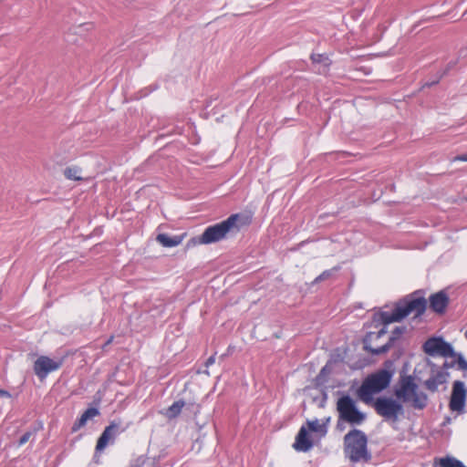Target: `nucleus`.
I'll list each match as a JSON object with an SVG mask.
<instances>
[{
  "label": "nucleus",
  "mask_w": 467,
  "mask_h": 467,
  "mask_svg": "<svg viewBox=\"0 0 467 467\" xmlns=\"http://www.w3.org/2000/svg\"><path fill=\"white\" fill-rule=\"evenodd\" d=\"M427 307V301L422 290H417L397 301L391 311H381L375 316V320L383 325L393 322H400L409 315L412 314L419 317L424 314Z\"/></svg>",
  "instance_id": "obj_1"
},
{
  "label": "nucleus",
  "mask_w": 467,
  "mask_h": 467,
  "mask_svg": "<svg viewBox=\"0 0 467 467\" xmlns=\"http://www.w3.org/2000/svg\"><path fill=\"white\" fill-rule=\"evenodd\" d=\"M251 223V216L243 213H234L226 220L208 226L198 240L192 238L187 243V247L190 248L196 244H209L219 242L225 238L227 234H237L244 227L250 225Z\"/></svg>",
  "instance_id": "obj_2"
},
{
  "label": "nucleus",
  "mask_w": 467,
  "mask_h": 467,
  "mask_svg": "<svg viewBox=\"0 0 467 467\" xmlns=\"http://www.w3.org/2000/svg\"><path fill=\"white\" fill-rule=\"evenodd\" d=\"M394 396L404 404H409L417 410H423L429 404L428 395L420 390L412 375L400 376L394 388Z\"/></svg>",
  "instance_id": "obj_3"
},
{
  "label": "nucleus",
  "mask_w": 467,
  "mask_h": 467,
  "mask_svg": "<svg viewBox=\"0 0 467 467\" xmlns=\"http://www.w3.org/2000/svg\"><path fill=\"white\" fill-rule=\"evenodd\" d=\"M344 453L353 463L368 462L371 453L368 449V437L364 431L353 429L344 437Z\"/></svg>",
  "instance_id": "obj_4"
},
{
  "label": "nucleus",
  "mask_w": 467,
  "mask_h": 467,
  "mask_svg": "<svg viewBox=\"0 0 467 467\" xmlns=\"http://www.w3.org/2000/svg\"><path fill=\"white\" fill-rule=\"evenodd\" d=\"M391 378L392 373L387 369H379L369 375L359 387L358 397L364 403L370 404L373 401V394L385 389L389 385Z\"/></svg>",
  "instance_id": "obj_5"
},
{
  "label": "nucleus",
  "mask_w": 467,
  "mask_h": 467,
  "mask_svg": "<svg viewBox=\"0 0 467 467\" xmlns=\"http://www.w3.org/2000/svg\"><path fill=\"white\" fill-rule=\"evenodd\" d=\"M368 405L374 409L379 416L382 417L386 421L392 423L397 422L405 412L403 402L397 398L381 396L373 399V401Z\"/></svg>",
  "instance_id": "obj_6"
},
{
  "label": "nucleus",
  "mask_w": 467,
  "mask_h": 467,
  "mask_svg": "<svg viewBox=\"0 0 467 467\" xmlns=\"http://www.w3.org/2000/svg\"><path fill=\"white\" fill-rule=\"evenodd\" d=\"M337 410L339 420L351 425H360L366 420L365 413L358 409L356 402L349 395H344L337 400Z\"/></svg>",
  "instance_id": "obj_7"
},
{
  "label": "nucleus",
  "mask_w": 467,
  "mask_h": 467,
  "mask_svg": "<svg viewBox=\"0 0 467 467\" xmlns=\"http://www.w3.org/2000/svg\"><path fill=\"white\" fill-rule=\"evenodd\" d=\"M422 348L427 355L431 357L441 356L448 358L454 357L456 355L452 346L441 337H432L428 338L424 342Z\"/></svg>",
  "instance_id": "obj_8"
},
{
  "label": "nucleus",
  "mask_w": 467,
  "mask_h": 467,
  "mask_svg": "<svg viewBox=\"0 0 467 467\" xmlns=\"http://www.w3.org/2000/svg\"><path fill=\"white\" fill-rule=\"evenodd\" d=\"M406 327H396L394 330L391 332V335L388 342L377 348H374L368 345V339L373 335V333H368L363 339L364 349L368 352H370L373 355H380L386 353L393 347L394 342L401 337V335L406 331Z\"/></svg>",
  "instance_id": "obj_9"
},
{
  "label": "nucleus",
  "mask_w": 467,
  "mask_h": 467,
  "mask_svg": "<svg viewBox=\"0 0 467 467\" xmlns=\"http://www.w3.org/2000/svg\"><path fill=\"white\" fill-rule=\"evenodd\" d=\"M467 389L461 380H456L452 384V391L449 403L450 410L452 411H463L466 400Z\"/></svg>",
  "instance_id": "obj_10"
},
{
  "label": "nucleus",
  "mask_w": 467,
  "mask_h": 467,
  "mask_svg": "<svg viewBox=\"0 0 467 467\" xmlns=\"http://www.w3.org/2000/svg\"><path fill=\"white\" fill-rule=\"evenodd\" d=\"M57 368L58 363L47 356H40L34 363V372L40 379H44L48 373L57 370Z\"/></svg>",
  "instance_id": "obj_11"
},
{
  "label": "nucleus",
  "mask_w": 467,
  "mask_h": 467,
  "mask_svg": "<svg viewBox=\"0 0 467 467\" xmlns=\"http://www.w3.org/2000/svg\"><path fill=\"white\" fill-rule=\"evenodd\" d=\"M449 373L446 370L432 369L430 378L424 381V386L428 390L436 392L439 386L444 384L447 381Z\"/></svg>",
  "instance_id": "obj_12"
},
{
  "label": "nucleus",
  "mask_w": 467,
  "mask_h": 467,
  "mask_svg": "<svg viewBox=\"0 0 467 467\" xmlns=\"http://www.w3.org/2000/svg\"><path fill=\"white\" fill-rule=\"evenodd\" d=\"M430 307L438 314H443L449 304V297L444 291L437 292L430 296Z\"/></svg>",
  "instance_id": "obj_13"
},
{
  "label": "nucleus",
  "mask_w": 467,
  "mask_h": 467,
  "mask_svg": "<svg viewBox=\"0 0 467 467\" xmlns=\"http://www.w3.org/2000/svg\"><path fill=\"white\" fill-rule=\"evenodd\" d=\"M294 448L298 451H308L313 447V441L308 435V430L306 426H301L296 437Z\"/></svg>",
  "instance_id": "obj_14"
},
{
  "label": "nucleus",
  "mask_w": 467,
  "mask_h": 467,
  "mask_svg": "<svg viewBox=\"0 0 467 467\" xmlns=\"http://www.w3.org/2000/svg\"><path fill=\"white\" fill-rule=\"evenodd\" d=\"M186 234L170 236L166 234H159L156 240L164 247H175L182 244Z\"/></svg>",
  "instance_id": "obj_15"
},
{
  "label": "nucleus",
  "mask_w": 467,
  "mask_h": 467,
  "mask_svg": "<svg viewBox=\"0 0 467 467\" xmlns=\"http://www.w3.org/2000/svg\"><path fill=\"white\" fill-rule=\"evenodd\" d=\"M99 415V410L97 408H88L87 409L82 415L78 419V420L74 423L72 427L73 431H77L81 427H83L87 421L96 416Z\"/></svg>",
  "instance_id": "obj_16"
},
{
  "label": "nucleus",
  "mask_w": 467,
  "mask_h": 467,
  "mask_svg": "<svg viewBox=\"0 0 467 467\" xmlns=\"http://www.w3.org/2000/svg\"><path fill=\"white\" fill-rule=\"evenodd\" d=\"M331 367L329 364H326L319 371V373L314 379V385L316 388H324L327 383L328 376L331 373Z\"/></svg>",
  "instance_id": "obj_17"
},
{
  "label": "nucleus",
  "mask_w": 467,
  "mask_h": 467,
  "mask_svg": "<svg viewBox=\"0 0 467 467\" xmlns=\"http://www.w3.org/2000/svg\"><path fill=\"white\" fill-rule=\"evenodd\" d=\"M185 406V402L183 400H176L174 401L171 406H169L165 412H164V415L169 419V420H172V419H175L177 418L181 412H182V408Z\"/></svg>",
  "instance_id": "obj_18"
},
{
  "label": "nucleus",
  "mask_w": 467,
  "mask_h": 467,
  "mask_svg": "<svg viewBox=\"0 0 467 467\" xmlns=\"http://www.w3.org/2000/svg\"><path fill=\"white\" fill-rule=\"evenodd\" d=\"M440 467H466L460 460L446 456L439 459Z\"/></svg>",
  "instance_id": "obj_19"
},
{
  "label": "nucleus",
  "mask_w": 467,
  "mask_h": 467,
  "mask_svg": "<svg viewBox=\"0 0 467 467\" xmlns=\"http://www.w3.org/2000/svg\"><path fill=\"white\" fill-rule=\"evenodd\" d=\"M306 424H307V430L314 431V432H317V433L321 434L322 436H324L327 431L326 423L320 424L318 420H307Z\"/></svg>",
  "instance_id": "obj_20"
},
{
  "label": "nucleus",
  "mask_w": 467,
  "mask_h": 467,
  "mask_svg": "<svg viewBox=\"0 0 467 467\" xmlns=\"http://www.w3.org/2000/svg\"><path fill=\"white\" fill-rule=\"evenodd\" d=\"M64 175L68 180H73V181H82L83 180V178L81 176V169L77 166L67 168L64 171Z\"/></svg>",
  "instance_id": "obj_21"
},
{
  "label": "nucleus",
  "mask_w": 467,
  "mask_h": 467,
  "mask_svg": "<svg viewBox=\"0 0 467 467\" xmlns=\"http://www.w3.org/2000/svg\"><path fill=\"white\" fill-rule=\"evenodd\" d=\"M339 270V267L338 266H336V267H333L331 269H328V270H325L324 272H322L318 276H317L315 278V280L313 281V284H317L319 282H322L324 280H327L328 278H330L331 276L334 275V274L336 272H337Z\"/></svg>",
  "instance_id": "obj_22"
},
{
  "label": "nucleus",
  "mask_w": 467,
  "mask_h": 467,
  "mask_svg": "<svg viewBox=\"0 0 467 467\" xmlns=\"http://www.w3.org/2000/svg\"><path fill=\"white\" fill-rule=\"evenodd\" d=\"M110 440L111 439L109 437H108V431H103L97 441L96 451H103L107 447V445Z\"/></svg>",
  "instance_id": "obj_23"
},
{
  "label": "nucleus",
  "mask_w": 467,
  "mask_h": 467,
  "mask_svg": "<svg viewBox=\"0 0 467 467\" xmlns=\"http://www.w3.org/2000/svg\"><path fill=\"white\" fill-rule=\"evenodd\" d=\"M119 425L120 424L116 421L110 422V424L104 429V431H108V437L113 440L119 432Z\"/></svg>",
  "instance_id": "obj_24"
},
{
  "label": "nucleus",
  "mask_w": 467,
  "mask_h": 467,
  "mask_svg": "<svg viewBox=\"0 0 467 467\" xmlns=\"http://www.w3.org/2000/svg\"><path fill=\"white\" fill-rule=\"evenodd\" d=\"M453 358H455V360H453V362H455V364L458 365L459 369L463 371L467 370V361L465 360L462 354L456 353V355Z\"/></svg>",
  "instance_id": "obj_25"
},
{
  "label": "nucleus",
  "mask_w": 467,
  "mask_h": 467,
  "mask_svg": "<svg viewBox=\"0 0 467 467\" xmlns=\"http://www.w3.org/2000/svg\"><path fill=\"white\" fill-rule=\"evenodd\" d=\"M94 28V26L92 23H85L82 25H79L77 28L75 33L77 35L84 36V31H89Z\"/></svg>",
  "instance_id": "obj_26"
},
{
  "label": "nucleus",
  "mask_w": 467,
  "mask_h": 467,
  "mask_svg": "<svg viewBox=\"0 0 467 467\" xmlns=\"http://www.w3.org/2000/svg\"><path fill=\"white\" fill-rule=\"evenodd\" d=\"M35 434V431H26L19 439L18 445L22 446L26 444L27 441L31 440L33 435Z\"/></svg>",
  "instance_id": "obj_27"
},
{
  "label": "nucleus",
  "mask_w": 467,
  "mask_h": 467,
  "mask_svg": "<svg viewBox=\"0 0 467 467\" xmlns=\"http://www.w3.org/2000/svg\"><path fill=\"white\" fill-rule=\"evenodd\" d=\"M311 60L313 63H324L328 60V58L324 54H312Z\"/></svg>",
  "instance_id": "obj_28"
},
{
  "label": "nucleus",
  "mask_w": 467,
  "mask_h": 467,
  "mask_svg": "<svg viewBox=\"0 0 467 467\" xmlns=\"http://www.w3.org/2000/svg\"><path fill=\"white\" fill-rule=\"evenodd\" d=\"M373 335L369 337L368 339V345L370 346V341L373 339V337L375 338H379L381 337L383 335H385L387 333V330H386V327H382L379 331H378L377 333L375 332H372Z\"/></svg>",
  "instance_id": "obj_29"
},
{
  "label": "nucleus",
  "mask_w": 467,
  "mask_h": 467,
  "mask_svg": "<svg viewBox=\"0 0 467 467\" xmlns=\"http://www.w3.org/2000/svg\"><path fill=\"white\" fill-rule=\"evenodd\" d=\"M453 161H467V153L455 156Z\"/></svg>",
  "instance_id": "obj_30"
},
{
  "label": "nucleus",
  "mask_w": 467,
  "mask_h": 467,
  "mask_svg": "<svg viewBox=\"0 0 467 467\" xmlns=\"http://www.w3.org/2000/svg\"><path fill=\"white\" fill-rule=\"evenodd\" d=\"M214 362H215V356L213 355V356H211L210 358H207V360L205 361V366L206 367H210L213 364H214Z\"/></svg>",
  "instance_id": "obj_31"
},
{
  "label": "nucleus",
  "mask_w": 467,
  "mask_h": 467,
  "mask_svg": "<svg viewBox=\"0 0 467 467\" xmlns=\"http://www.w3.org/2000/svg\"><path fill=\"white\" fill-rule=\"evenodd\" d=\"M327 400V394L325 389L322 390V401L320 403L321 407H324Z\"/></svg>",
  "instance_id": "obj_32"
},
{
  "label": "nucleus",
  "mask_w": 467,
  "mask_h": 467,
  "mask_svg": "<svg viewBox=\"0 0 467 467\" xmlns=\"http://www.w3.org/2000/svg\"><path fill=\"white\" fill-rule=\"evenodd\" d=\"M454 366H455V362H453V361H451V362L445 361V362L443 363V367H442V368H441V369L445 370V369H447V368H452V367H454Z\"/></svg>",
  "instance_id": "obj_33"
},
{
  "label": "nucleus",
  "mask_w": 467,
  "mask_h": 467,
  "mask_svg": "<svg viewBox=\"0 0 467 467\" xmlns=\"http://www.w3.org/2000/svg\"><path fill=\"white\" fill-rule=\"evenodd\" d=\"M0 397L10 398L11 395L7 390L0 389Z\"/></svg>",
  "instance_id": "obj_34"
},
{
  "label": "nucleus",
  "mask_w": 467,
  "mask_h": 467,
  "mask_svg": "<svg viewBox=\"0 0 467 467\" xmlns=\"http://www.w3.org/2000/svg\"><path fill=\"white\" fill-rule=\"evenodd\" d=\"M342 420H337V429L339 430V431H343L345 429V426L344 424L341 422Z\"/></svg>",
  "instance_id": "obj_35"
},
{
  "label": "nucleus",
  "mask_w": 467,
  "mask_h": 467,
  "mask_svg": "<svg viewBox=\"0 0 467 467\" xmlns=\"http://www.w3.org/2000/svg\"><path fill=\"white\" fill-rule=\"evenodd\" d=\"M436 82H431V83H426V86H431L433 84H435Z\"/></svg>",
  "instance_id": "obj_36"
},
{
  "label": "nucleus",
  "mask_w": 467,
  "mask_h": 467,
  "mask_svg": "<svg viewBox=\"0 0 467 467\" xmlns=\"http://www.w3.org/2000/svg\"><path fill=\"white\" fill-rule=\"evenodd\" d=\"M465 337L467 338V331L465 332Z\"/></svg>",
  "instance_id": "obj_37"
}]
</instances>
